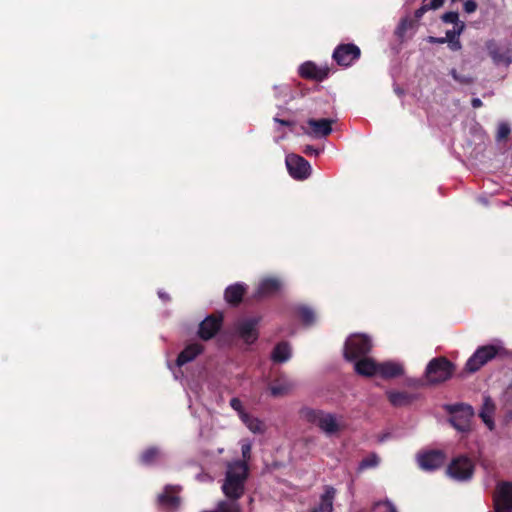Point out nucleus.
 <instances>
[{"mask_svg":"<svg viewBox=\"0 0 512 512\" xmlns=\"http://www.w3.org/2000/svg\"><path fill=\"white\" fill-rule=\"evenodd\" d=\"M428 42L432 43V44H443L446 42V39L443 37L437 38V37L430 36V37H428Z\"/></svg>","mask_w":512,"mask_h":512,"instance_id":"43","label":"nucleus"},{"mask_svg":"<svg viewBox=\"0 0 512 512\" xmlns=\"http://www.w3.org/2000/svg\"><path fill=\"white\" fill-rule=\"evenodd\" d=\"M495 512H512V483L500 482L493 496Z\"/></svg>","mask_w":512,"mask_h":512,"instance_id":"8","label":"nucleus"},{"mask_svg":"<svg viewBox=\"0 0 512 512\" xmlns=\"http://www.w3.org/2000/svg\"><path fill=\"white\" fill-rule=\"evenodd\" d=\"M164 453L156 447L145 450L141 455V462L145 465H151L162 459Z\"/></svg>","mask_w":512,"mask_h":512,"instance_id":"28","label":"nucleus"},{"mask_svg":"<svg viewBox=\"0 0 512 512\" xmlns=\"http://www.w3.org/2000/svg\"><path fill=\"white\" fill-rule=\"evenodd\" d=\"M230 406L238 413L240 419L243 418V415H247L248 413L244 410L242 402L238 398H232L230 400Z\"/></svg>","mask_w":512,"mask_h":512,"instance_id":"34","label":"nucleus"},{"mask_svg":"<svg viewBox=\"0 0 512 512\" xmlns=\"http://www.w3.org/2000/svg\"><path fill=\"white\" fill-rule=\"evenodd\" d=\"M379 463V457L376 454L372 453L361 460L358 466V470L363 471L366 469L375 468L379 465Z\"/></svg>","mask_w":512,"mask_h":512,"instance_id":"29","label":"nucleus"},{"mask_svg":"<svg viewBox=\"0 0 512 512\" xmlns=\"http://www.w3.org/2000/svg\"><path fill=\"white\" fill-rule=\"evenodd\" d=\"M471 104L473 108H480L482 106V101L479 98H473Z\"/></svg>","mask_w":512,"mask_h":512,"instance_id":"45","label":"nucleus"},{"mask_svg":"<svg viewBox=\"0 0 512 512\" xmlns=\"http://www.w3.org/2000/svg\"><path fill=\"white\" fill-rule=\"evenodd\" d=\"M450 74L455 81L462 83V84H470L473 81V79L469 76H463V75L458 74L455 69H452Z\"/></svg>","mask_w":512,"mask_h":512,"instance_id":"36","label":"nucleus"},{"mask_svg":"<svg viewBox=\"0 0 512 512\" xmlns=\"http://www.w3.org/2000/svg\"><path fill=\"white\" fill-rule=\"evenodd\" d=\"M294 387V383L287 377H279L275 383L270 386V392L273 396H283L290 392Z\"/></svg>","mask_w":512,"mask_h":512,"instance_id":"23","label":"nucleus"},{"mask_svg":"<svg viewBox=\"0 0 512 512\" xmlns=\"http://www.w3.org/2000/svg\"><path fill=\"white\" fill-rule=\"evenodd\" d=\"M448 42V46L449 48L452 50V51H458L462 48V45H461V42L458 39H452V40H449L447 41Z\"/></svg>","mask_w":512,"mask_h":512,"instance_id":"40","label":"nucleus"},{"mask_svg":"<svg viewBox=\"0 0 512 512\" xmlns=\"http://www.w3.org/2000/svg\"><path fill=\"white\" fill-rule=\"evenodd\" d=\"M284 136H285V134H284V133H282L279 137H277V138L275 139V140H276V142H278L280 139H283V138H284Z\"/></svg>","mask_w":512,"mask_h":512,"instance_id":"48","label":"nucleus"},{"mask_svg":"<svg viewBox=\"0 0 512 512\" xmlns=\"http://www.w3.org/2000/svg\"><path fill=\"white\" fill-rule=\"evenodd\" d=\"M286 167L289 174L297 180H303L311 174V166L303 157L296 154L286 156Z\"/></svg>","mask_w":512,"mask_h":512,"instance_id":"10","label":"nucleus"},{"mask_svg":"<svg viewBox=\"0 0 512 512\" xmlns=\"http://www.w3.org/2000/svg\"><path fill=\"white\" fill-rule=\"evenodd\" d=\"M464 27V24H457V26H454L453 29L448 30L446 32V36L444 37L446 39V42L452 39H458L461 33L463 32Z\"/></svg>","mask_w":512,"mask_h":512,"instance_id":"33","label":"nucleus"},{"mask_svg":"<svg viewBox=\"0 0 512 512\" xmlns=\"http://www.w3.org/2000/svg\"><path fill=\"white\" fill-rule=\"evenodd\" d=\"M282 282L276 278L263 279L257 288V296L268 297L276 294L282 288Z\"/></svg>","mask_w":512,"mask_h":512,"instance_id":"18","label":"nucleus"},{"mask_svg":"<svg viewBox=\"0 0 512 512\" xmlns=\"http://www.w3.org/2000/svg\"><path fill=\"white\" fill-rule=\"evenodd\" d=\"M419 467L424 471L439 469L445 462V455L439 450L423 451L417 455Z\"/></svg>","mask_w":512,"mask_h":512,"instance_id":"12","label":"nucleus"},{"mask_svg":"<svg viewBox=\"0 0 512 512\" xmlns=\"http://www.w3.org/2000/svg\"><path fill=\"white\" fill-rule=\"evenodd\" d=\"M203 351V346L198 343L188 345L177 357L176 365L181 367L194 360Z\"/></svg>","mask_w":512,"mask_h":512,"instance_id":"22","label":"nucleus"},{"mask_svg":"<svg viewBox=\"0 0 512 512\" xmlns=\"http://www.w3.org/2000/svg\"><path fill=\"white\" fill-rule=\"evenodd\" d=\"M179 487L167 485L164 491L158 495V502L163 507L175 508L179 505Z\"/></svg>","mask_w":512,"mask_h":512,"instance_id":"17","label":"nucleus"},{"mask_svg":"<svg viewBox=\"0 0 512 512\" xmlns=\"http://www.w3.org/2000/svg\"><path fill=\"white\" fill-rule=\"evenodd\" d=\"M428 10H429L428 9V5L427 4H423L419 9L416 10L415 17L418 18V19L421 18L424 15V13L426 11H428Z\"/></svg>","mask_w":512,"mask_h":512,"instance_id":"42","label":"nucleus"},{"mask_svg":"<svg viewBox=\"0 0 512 512\" xmlns=\"http://www.w3.org/2000/svg\"><path fill=\"white\" fill-rule=\"evenodd\" d=\"M452 373L453 366L447 359L435 358L428 363L425 377L428 383L437 384L448 380Z\"/></svg>","mask_w":512,"mask_h":512,"instance_id":"3","label":"nucleus"},{"mask_svg":"<svg viewBox=\"0 0 512 512\" xmlns=\"http://www.w3.org/2000/svg\"><path fill=\"white\" fill-rule=\"evenodd\" d=\"M474 416V409L470 405L459 404L451 409L450 423L460 432H466L470 429L471 420Z\"/></svg>","mask_w":512,"mask_h":512,"instance_id":"5","label":"nucleus"},{"mask_svg":"<svg viewBox=\"0 0 512 512\" xmlns=\"http://www.w3.org/2000/svg\"><path fill=\"white\" fill-rule=\"evenodd\" d=\"M335 123L334 119H314L310 118L306 121V125H303L302 131L307 136L312 138H325L332 132V125Z\"/></svg>","mask_w":512,"mask_h":512,"instance_id":"9","label":"nucleus"},{"mask_svg":"<svg viewBox=\"0 0 512 512\" xmlns=\"http://www.w3.org/2000/svg\"><path fill=\"white\" fill-rule=\"evenodd\" d=\"M509 133H510L509 125L506 123H501L497 129V139L498 140L505 139L509 135Z\"/></svg>","mask_w":512,"mask_h":512,"instance_id":"37","label":"nucleus"},{"mask_svg":"<svg viewBox=\"0 0 512 512\" xmlns=\"http://www.w3.org/2000/svg\"><path fill=\"white\" fill-rule=\"evenodd\" d=\"M360 57V49L354 44H341L335 48L333 58L341 66H350Z\"/></svg>","mask_w":512,"mask_h":512,"instance_id":"13","label":"nucleus"},{"mask_svg":"<svg viewBox=\"0 0 512 512\" xmlns=\"http://www.w3.org/2000/svg\"><path fill=\"white\" fill-rule=\"evenodd\" d=\"M336 496V489L332 486H325L320 502L313 510L316 512H333V503Z\"/></svg>","mask_w":512,"mask_h":512,"instance_id":"19","label":"nucleus"},{"mask_svg":"<svg viewBox=\"0 0 512 512\" xmlns=\"http://www.w3.org/2000/svg\"><path fill=\"white\" fill-rule=\"evenodd\" d=\"M444 3V0H431L429 3H426L428 5V9H438L440 8Z\"/></svg>","mask_w":512,"mask_h":512,"instance_id":"41","label":"nucleus"},{"mask_svg":"<svg viewBox=\"0 0 512 512\" xmlns=\"http://www.w3.org/2000/svg\"><path fill=\"white\" fill-rule=\"evenodd\" d=\"M389 401L394 406H404L411 403L415 397L407 392L389 391L387 392Z\"/></svg>","mask_w":512,"mask_h":512,"instance_id":"27","label":"nucleus"},{"mask_svg":"<svg viewBox=\"0 0 512 512\" xmlns=\"http://www.w3.org/2000/svg\"><path fill=\"white\" fill-rule=\"evenodd\" d=\"M474 472V463L466 456L455 458L447 468V474L456 481L471 479Z\"/></svg>","mask_w":512,"mask_h":512,"instance_id":"6","label":"nucleus"},{"mask_svg":"<svg viewBox=\"0 0 512 512\" xmlns=\"http://www.w3.org/2000/svg\"><path fill=\"white\" fill-rule=\"evenodd\" d=\"M251 449H252V443L249 440H242L241 441V452L244 461H240L241 463H244L247 466V461L251 457Z\"/></svg>","mask_w":512,"mask_h":512,"instance_id":"32","label":"nucleus"},{"mask_svg":"<svg viewBox=\"0 0 512 512\" xmlns=\"http://www.w3.org/2000/svg\"><path fill=\"white\" fill-rule=\"evenodd\" d=\"M371 512H397L390 501H380L374 504Z\"/></svg>","mask_w":512,"mask_h":512,"instance_id":"31","label":"nucleus"},{"mask_svg":"<svg viewBox=\"0 0 512 512\" xmlns=\"http://www.w3.org/2000/svg\"><path fill=\"white\" fill-rule=\"evenodd\" d=\"M406 26H407V21L406 20H403L399 27H398V32L399 33H403L405 30H406Z\"/></svg>","mask_w":512,"mask_h":512,"instance_id":"46","label":"nucleus"},{"mask_svg":"<svg viewBox=\"0 0 512 512\" xmlns=\"http://www.w3.org/2000/svg\"><path fill=\"white\" fill-rule=\"evenodd\" d=\"M486 49L495 66L508 67L512 63V45H500L494 40L486 42Z\"/></svg>","mask_w":512,"mask_h":512,"instance_id":"7","label":"nucleus"},{"mask_svg":"<svg viewBox=\"0 0 512 512\" xmlns=\"http://www.w3.org/2000/svg\"><path fill=\"white\" fill-rule=\"evenodd\" d=\"M245 292V285L237 283L230 285L225 290V299L230 304H237L241 301Z\"/></svg>","mask_w":512,"mask_h":512,"instance_id":"24","label":"nucleus"},{"mask_svg":"<svg viewBox=\"0 0 512 512\" xmlns=\"http://www.w3.org/2000/svg\"><path fill=\"white\" fill-rule=\"evenodd\" d=\"M463 8L466 13H473L477 9V3L474 0H467L464 2Z\"/></svg>","mask_w":512,"mask_h":512,"instance_id":"38","label":"nucleus"},{"mask_svg":"<svg viewBox=\"0 0 512 512\" xmlns=\"http://www.w3.org/2000/svg\"><path fill=\"white\" fill-rule=\"evenodd\" d=\"M354 362V369L359 375L367 377L378 375L379 363L372 358L365 355Z\"/></svg>","mask_w":512,"mask_h":512,"instance_id":"15","label":"nucleus"},{"mask_svg":"<svg viewBox=\"0 0 512 512\" xmlns=\"http://www.w3.org/2000/svg\"><path fill=\"white\" fill-rule=\"evenodd\" d=\"M221 317L208 316L200 324L199 335L202 339H211L220 329Z\"/></svg>","mask_w":512,"mask_h":512,"instance_id":"14","label":"nucleus"},{"mask_svg":"<svg viewBox=\"0 0 512 512\" xmlns=\"http://www.w3.org/2000/svg\"><path fill=\"white\" fill-rule=\"evenodd\" d=\"M372 348L370 338L365 334L349 336L344 346V357L348 361H356L369 353Z\"/></svg>","mask_w":512,"mask_h":512,"instance_id":"2","label":"nucleus"},{"mask_svg":"<svg viewBox=\"0 0 512 512\" xmlns=\"http://www.w3.org/2000/svg\"><path fill=\"white\" fill-rule=\"evenodd\" d=\"M291 348L286 342L277 344L271 354V358L274 362L283 363L290 359Z\"/></svg>","mask_w":512,"mask_h":512,"instance_id":"25","label":"nucleus"},{"mask_svg":"<svg viewBox=\"0 0 512 512\" xmlns=\"http://www.w3.org/2000/svg\"><path fill=\"white\" fill-rule=\"evenodd\" d=\"M495 404L489 396H484L483 404L479 412V416L483 423L489 430H493L495 427L494 423Z\"/></svg>","mask_w":512,"mask_h":512,"instance_id":"16","label":"nucleus"},{"mask_svg":"<svg viewBox=\"0 0 512 512\" xmlns=\"http://www.w3.org/2000/svg\"><path fill=\"white\" fill-rule=\"evenodd\" d=\"M303 421L317 426L327 436L340 432L345 427L343 417L320 409L304 407L300 410Z\"/></svg>","mask_w":512,"mask_h":512,"instance_id":"1","label":"nucleus"},{"mask_svg":"<svg viewBox=\"0 0 512 512\" xmlns=\"http://www.w3.org/2000/svg\"><path fill=\"white\" fill-rule=\"evenodd\" d=\"M321 152H322L321 149L315 148L314 146H311V145H307L304 148V153L309 156H311V155L318 156Z\"/></svg>","mask_w":512,"mask_h":512,"instance_id":"39","label":"nucleus"},{"mask_svg":"<svg viewBox=\"0 0 512 512\" xmlns=\"http://www.w3.org/2000/svg\"><path fill=\"white\" fill-rule=\"evenodd\" d=\"M299 315H300V318H301L302 322L305 325H311L315 321V313L313 312V310H311L308 307H305V306L300 307L299 308Z\"/></svg>","mask_w":512,"mask_h":512,"instance_id":"30","label":"nucleus"},{"mask_svg":"<svg viewBox=\"0 0 512 512\" xmlns=\"http://www.w3.org/2000/svg\"><path fill=\"white\" fill-rule=\"evenodd\" d=\"M502 347L500 345H486L479 347L468 359L466 369L469 372H476L488 361L496 357Z\"/></svg>","mask_w":512,"mask_h":512,"instance_id":"4","label":"nucleus"},{"mask_svg":"<svg viewBox=\"0 0 512 512\" xmlns=\"http://www.w3.org/2000/svg\"><path fill=\"white\" fill-rule=\"evenodd\" d=\"M404 372L403 366L394 361H386L379 363L378 375L382 378L389 379L402 375Z\"/></svg>","mask_w":512,"mask_h":512,"instance_id":"21","label":"nucleus"},{"mask_svg":"<svg viewBox=\"0 0 512 512\" xmlns=\"http://www.w3.org/2000/svg\"><path fill=\"white\" fill-rule=\"evenodd\" d=\"M158 296L160 299H162L163 301H168L169 300V295L163 291H158Z\"/></svg>","mask_w":512,"mask_h":512,"instance_id":"47","label":"nucleus"},{"mask_svg":"<svg viewBox=\"0 0 512 512\" xmlns=\"http://www.w3.org/2000/svg\"><path fill=\"white\" fill-rule=\"evenodd\" d=\"M241 421L254 434H263L266 430L264 422L250 414L243 415Z\"/></svg>","mask_w":512,"mask_h":512,"instance_id":"26","label":"nucleus"},{"mask_svg":"<svg viewBox=\"0 0 512 512\" xmlns=\"http://www.w3.org/2000/svg\"><path fill=\"white\" fill-rule=\"evenodd\" d=\"M274 122L278 123V124H280L282 126H288V127L293 125V122L287 121V120H282V119H280L278 117H274Z\"/></svg>","mask_w":512,"mask_h":512,"instance_id":"44","label":"nucleus"},{"mask_svg":"<svg viewBox=\"0 0 512 512\" xmlns=\"http://www.w3.org/2000/svg\"><path fill=\"white\" fill-rule=\"evenodd\" d=\"M442 20L445 23H451L454 24V26H457V24H464L463 22L459 21V16L457 12H447L442 16Z\"/></svg>","mask_w":512,"mask_h":512,"instance_id":"35","label":"nucleus"},{"mask_svg":"<svg viewBox=\"0 0 512 512\" xmlns=\"http://www.w3.org/2000/svg\"><path fill=\"white\" fill-rule=\"evenodd\" d=\"M259 321L260 318L258 317H248L240 319L236 322V331L240 338H242L246 343L250 344L257 340V325Z\"/></svg>","mask_w":512,"mask_h":512,"instance_id":"11","label":"nucleus"},{"mask_svg":"<svg viewBox=\"0 0 512 512\" xmlns=\"http://www.w3.org/2000/svg\"><path fill=\"white\" fill-rule=\"evenodd\" d=\"M299 73L304 78L322 80L327 76V70L318 68L313 62L307 61L300 65Z\"/></svg>","mask_w":512,"mask_h":512,"instance_id":"20","label":"nucleus"}]
</instances>
